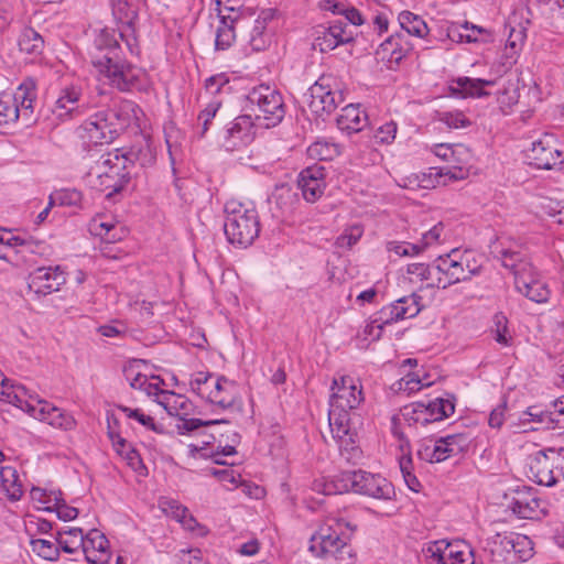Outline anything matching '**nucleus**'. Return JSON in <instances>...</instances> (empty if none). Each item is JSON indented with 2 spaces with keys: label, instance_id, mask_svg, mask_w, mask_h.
I'll return each mask as SVG.
<instances>
[{
  "label": "nucleus",
  "instance_id": "1",
  "mask_svg": "<svg viewBox=\"0 0 564 564\" xmlns=\"http://www.w3.org/2000/svg\"><path fill=\"white\" fill-rule=\"evenodd\" d=\"M328 421L333 438L339 446L341 455L351 459L358 453L355 412L364 401L362 386L359 380L340 376L334 378L330 387Z\"/></svg>",
  "mask_w": 564,
  "mask_h": 564
},
{
  "label": "nucleus",
  "instance_id": "2",
  "mask_svg": "<svg viewBox=\"0 0 564 564\" xmlns=\"http://www.w3.org/2000/svg\"><path fill=\"white\" fill-rule=\"evenodd\" d=\"M132 165L133 162L127 154L115 149L95 161L85 175V182L89 188L111 198L130 182Z\"/></svg>",
  "mask_w": 564,
  "mask_h": 564
},
{
  "label": "nucleus",
  "instance_id": "3",
  "mask_svg": "<svg viewBox=\"0 0 564 564\" xmlns=\"http://www.w3.org/2000/svg\"><path fill=\"white\" fill-rule=\"evenodd\" d=\"M96 46L99 51L107 50V53L94 57L91 63L111 86L126 91L138 84L142 70L119 57L115 31L102 30L96 39Z\"/></svg>",
  "mask_w": 564,
  "mask_h": 564
},
{
  "label": "nucleus",
  "instance_id": "4",
  "mask_svg": "<svg viewBox=\"0 0 564 564\" xmlns=\"http://www.w3.org/2000/svg\"><path fill=\"white\" fill-rule=\"evenodd\" d=\"M355 529L343 518H327L311 536L308 550L317 557L348 563L352 557L349 541Z\"/></svg>",
  "mask_w": 564,
  "mask_h": 564
},
{
  "label": "nucleus",
  "instance_id": "5",
  "mask_svg": "<svg viewBox=\"0 0 564 564\" xmlns=\"http://www.w3.org/2000/svg\"><path fill=\"white\" fill-rule=\"evenodd\" d=\"M225 213L224 230L228 241L245 248L250 246L260 231L259 216L253 203L232 198L226 203Z\"/></svg>",
  "mask_w": 564,
  "mask_h": 564
},
{
  "label": "nucleus",
  "instance_id": "6",
  "mask_svg": "<svg viewBox=\"0 0 564 564\" xmlns=\"http://www.w3.org/2000/svg\"><path fill=\"white\" fill-rule=\"evenodd\" d=\"M126 123L127 120L117 110H99L83 123V138L93 144L111 143Z\"/></svg>",
  "mask_w": 564,
  "mask_h": 564
},
{
  "label": "nucleus",
  "instance_id": "7",
  "mask_svg": "<svg viewBox=\"0 0 564 564\" xmlns=\"http://www.w3.org/2000/svg\"><path fill=\"white\" fill-rule=\"evenodd\" d=\"M159 404L163 405L170 415L180 417L175 427L181 435L193 433L200 427H212L221 424L229 425V422L226 420L203 421L200 419H186L185 416L188 415L192 404L185 397L174 392H163Z\"/></svg>",
  "mask_w": 564,
  "mask_h": 564
},
{
  "label": "nucleus",
  "instance_id": "8",
  "mask_svg": "<svg viewBox=\"0 0 564 564\" xmlns=\"http://www.w3.org/2000/svg\"><path fill=\"white\" fill-rule=\"evenodd\" d=\"M248 99L252 105H257L259 112L256 113L258 120L263 119L265 127H274L282 121L285 115L282 96L269 86L260 85L253 88Z\"/></svg>",
  "mask_w": 564,
  "mask_h": 564
},
{
  "label": "nucleus",
  "instance_id": "9",
  "mask_svg": "<svg viewBox=\"0 0 564 564\" xmlns=\"http://www.w3.org/2000/svg\"><path fill=\"white\" fill-rule=\"evenodd\" d=\"M346 481L350 490L370 498L390 500L395 495L393 485L379 474L361 469L347 471Z\"/></svg>",
  "mask_w": 564,
  "mask_h": 564
},
{
  "label": "nucleus",
  "instance_id": "10",
  "mask_svg": "<svg viewBox=\"0 0 564 564\" xmlns=\"http://www.w3.org/2000/svg\"><path fill=\"white\" fill-rule=\"evenodd\" d=\"M90 108L89 100L78 86H68L61 90L52 112L61 120L73 119L86 113Z\"/></svg>",
  "mask_w": 564,
  "mask_h": 564
},
{
  "label": "nucleus",
  "instance_id": "11",
  "mask_svg": "<svg viewBox=\"0 0 564 564\" xmlns=\"http://www.w3.org/2000/svg\"><path fill=\"white\" fill-rule=\"evenodd\" d=\"M420 311L415 295L404 296L375 313L373 323H377V328H383L384 325L414 317Z\"/></svg>",
  "mask_w": 564,
  "mask_h": 564
},
{
  "label": "nucleus",
  "instance_id": "12",
  "mask_svg": "<svg viewBox=\"0 0 564 564\" xmlns=\"http://www.w3.org/2000/svg\"><path fill=\"white\" fill-rule=\"evenodd\" d=\"M494 256L501 261L514 280L536 282L534 268L530 260L518 250L495 247Z\"/></svg>",
  "mask_w": 564,
  "mask_h": 564
},
{
  "label": "nucleus",
  "instance_id": "13",
  "mask_svg": "<svg viewBox=\"0 0 564 564\" xmlns=\"http://www.w3.org/2000/svg\"><path fill=\"white\" fill-rule=\"evenodd\" d=\"M347 24L343 21H334L329 26L319 25L315 30L314 48L319 52L333 51L340 44L352 41L351 33L346 31Z\"/></svg>",
  "mask_w": 564,
  "mask_h": 564
},
{
  "label": "nucleus",
  "instance_id": "14",
  "mask_svg": "<svg viewBox=\"0 0 564 564\" xmlns=\"http://www.w3.org/2000/svg\"><path fill=\"white\" fill-rule=\"evenodd\" d=\"M202 445L191 444L188 445V455L192 458H212L216 464H226L218 456H230L236 454L234 445H223L221 440H217L215 433H203Z\"/></svg>",
  "mask_w": 564,
  "mask_h": 564
},
{
  "label": "nucleus",
  "instance_id": "15",
  "mask_svg": "<svg viewBox=\"0 0 564 564\" xmlns=\"http://www.w3.org/2000/svg\"><path fill=\"white\" fill-rule=\"evenodd\" d=\"M528 476L538 485L552 487L557 482L554 462L544 451H538L529 457Z\"/></svg>",
  "mask_w": 564,
  "mask_h": 564
},
{
  "label": "nucleus",
  "instance_id": "16",
  "mask_svg": "<svg viewBox=\"0 0 564 564\" xmlns=\"http://www.w3.org/2000/svg\"><path fill=\"white\" fill-rule=\"evenodd\" d=\"M495 549L490 550L491 561L500 562L495 558V552L497 549H501L508 553H512L519 561H528L533 555V542L532 540L523 534H513L510 536H503L499 542L494 541Z\"/></svg>",
  "mask_w": 564,
  "mask_h": 564
},
{
  "label": "nucleus",
  "instance_id": "17",
  "mask_svg": "<svg viewBox=\"0 0 564 564\" xmlns=\"http://www.w3.org/2000/svg\"><path fill=\"white\" fill-rule=\"evenodd\" d=\"M562 153L545 138L532 143L528 158L536 169L551 170L563 163Z\"/></svg>",
  "mask_w": 564,
  "mask_h": 564
},
{
  "label": "nucleus",
  "instance_id": "18",
  "mask_svg": "<svg viewBox=\"0 0 564 564\" xmlns=\"http://www.w3.org/2000/svg\"><path fill=\"white\" fill-rule=\"evenodd\" d=\"M109 542L104 533L93 529L84 538L82 552L91 564H106L110 558Z\"/></svg>",
  "mask_w": 564,
  "mask_h": 564
},
{
  "label": "nucleus",
  "instance_id": "19",
  "mask_svg": "<svg viewBox=\"0 0 564 564\" xmlns=\"http://www.w3.org/2000/svg\"><path fill=\"white\" fill-rule=\"evenodd\" d=\"M323 171L321 166H311L300 173L297 184L305 200L314 203L322 196L325 187Z\"/></svg>",
  "mask_w": 564,
  "mask_h": 564
},
{
  "label": "nucleus",
  "instance_id": "20",
  "mask_svg": "<svg viewBox=\"0 0 564 564\" xmlns=\"http://www.w3.org/2000/svg\"><path fill=\"white\" fill-rule=\"evenodd\" d=\"M227 148L235 149L253 140V122L251 116L237 117L227 129Z\"/></svg>",
  "mask_w": 564,
  "mask_h": 564
},
{
  "label": "nucleus",
  "instance_id": "21",
  "mask_svg": "<svg viewBox=\"0 0 564 564\" xmlns=\"http://www.w3.org/2000/svg\"><path fill=\"white\" fill-rule=\"evenodd\" d=\"M458 253L457 249H453L445 257H440V264L437 269L444 272L448 279V282H464L470 279V274H466L464 267L465 262H468V253L465 251L460 254L459 259H456Z\"/></svg>",
  "mask_w": 564,
  "mask_h": 564
},
{
  "label": "nucleus",
  "instance_id": "22",
  "mask_svg": "<svg viewBox=\"0 0 564 564\" xmlns=\"http://www.w3.org/2000/svg\"><path fill=\"white\" fill-rule=\"evenodd\" d=\"M0 490L12 502L22 498L23 485L14 467L3 466L0 468Z\"/></svg>",
  "mask_w": 564,
  "mask_h": 564
},
{
  "label": "nucleus",
  "instance_id": "23",
  "mask_svg": "<svg viewBox=\"0 0 564 564\" xmlns=\"http://www.w3.org/2000/svg\"><path fill=\"white\" fill-rule=\"evenodd\" d=\"M213 389H210L206 395L207 400L212 403H215L224 409L231 408L235 404V383L229 381L228 379L221 377L218 378L214 384Z\"/></svg>",
  "mask_w": 564,
  "mask_h": 564
},
{
  "label": "nucleus",
  "instance_id": "24",
  "mask_svg": "<svg viewBox=\"0 0 564 564\" xmlns=\"http://www.w3.org/2000/svg\"><path fill=\"white\" fill-rule=\"evenodd\" d=\"M367 124V116L359 106L347 105L341 109L337 118V126L341 131L348 133L361 131Z\"/></svg>",
  "mask_w": 564,
  "mask_h": 564
},
{
  "label": "nucleus",
  "instance_id": "25",
  "mask_svg": "<svg viewBox=\"0 0 564 564\" xmlns=\"http://www.w3.org/2000/svg\"><path fill=\"white\" fill-rule=\"evenodd\" d=\"M424 410L429 424L443 421L455 411L454 397L448 394L447 398H435L426 403L424 402Z\"/></svg>",
  "mask_w": 564,
  "mask_h": 564
},
{
  "label": "nucleus",
  "instance_id": "26",
  "mask_svg": "<svg viewBox=\"0 0 564 564\" xmlns=\"http://www.w3.org/2000/svg\"><path fill=\"white\" fill-rule=\"evenodd\" d=\"M347 471L340 473L332 479L325 477L315 479L313 490L325 496L338 495L350 490L349 481H346Z\"/></svg>",
  "mask_w": 564,
  "mask_h": 564
},
{
  "label": "nucleus",
  "instance_id": "27",
  "mask_svg": "<svg viewBox=\"0 0 564 564\" xmlns=\"http://www.w3.org/2000/svg\"><path fill=\"white\" fill-rule=\"evenodd\" d=\"M498 90V102L501 109H511L519 101V78L509 75Z\"/></svg>",
  "mask_w": 564,
  "mask_h": 564
},
{
  "label": "nucleus",
  "instance_id": "28",
  "mask_svg": "<svg viewBox=\"0 0 564 564\" xmlns=\"http://www.w3.org/2000/svg\"><path fill=\"white\" fill-rule=\"evenodd\" d=\"M84 533L80 528H69L57 532L56 542L66 553H75L82 550L84 544Z\"/></svg>",
  "mask_w": 564,
  "mask_h": 564
},
{
  "label": "nucleus",
  "instance_id": "29",
  "mask_svg": "<svg viewBox=\"0 0 564 564\" xmlns=\"http://www.w3.org/2000/svg\"><path fill=\"white\" fill-rule=\"evenodd\" d=\"M510 508L519 518L533 519L538 514L540 500L529 495H519L512 499Z\"/></svg>",
  "mask_w": 564,
  "mask_h": 564
},
{
  "label": "nucleus",
  "instance_id": "30",
  "mask_svg": "<svg viewBox=\"0 0 564 564\" xmlns=\"http://www.w3.org/2000/svg\"><path fill=\"white\" fill-rule=\"evenodd\" d=\"M344 101L343 91L332 88L330 91L325 94L322 98H318L315 101H310L308 107L317 115H322L324 112L330 113Z\"/></svg>",
  "mask_w": 564,
  "mask_h": 564
},
{
  "label": "nucleus",
  "instance_id": "31",
  "mask_svg": "<svg viewBox=\"0 0 564 564\" xmlns=\"http://www.w3.org/2000/svg\"><path fill=\"white\" fill-rule=\"evenodd\" d=\"M20 391L24 392V388L10 384V380L6 377L1 379L0 400L30 412V408L33 406L34 404H30L28 401H23L21 395L19 394Z\"/></svg>",
  "mask_w": 564,
  "mask_h": 564
},
{
  "label": "nucleus",
  "instance_id": "32",
  "mask_svg": "<svg viewBox=\"0 0 564 564\" xmlns=\"http://www.w3.org/2000/svg\"><path fill=\"white\" fill-rule=\"evenodd\" d=\"M525 40V31L523 28H511L507 43L505 46L503 57L506 62L503 65L511 66L516 62V57L520 52Z\"/></svg>",
  "mask_w": 564,
  "mask_h": 564
},
{
  "label": "nucleus",
  "instance_id": "33",
  "mask_svg": "<svg viewBox=\"0 0 564 564\" xmlns=\"http://www.w3.org/2000/svg\"><path fill=\"white\" fill-rule=\"evenodd\" d=\"M44 47V41L40 33L35 30L28 28L24 29L19 37V48L28 55H39Z\"/></svg>",
  "mask_w": 564,
  "mask_h": 564
},
{
  "label": "nucleus",
  "instance_id": "34",
  "mask_svg": "<svg viewBox=\"0 0 564 564\" xmlns=\"http://www.w3.org/2000/svg\"><path fill=\"white\" fill-rule=\"evenodd\" d=\"M399 23L408 34L417 37H424L429 33V28L424 20L410 11H403L399 14Z\"/></svg>",
  "mask_w": 564,
  "mask_h": 564
},
{
  "label": "nucleus",
  "instance_id": "35",
  "mask_svg": "<svg viewBox=\"0 0 564 564\" xmlns=\"http://www.w3.org/2000/svg\"><path fill=\"white\" fill-rule=\"evenodd\" d=\"M273 18L272 10L262 11L259 17L256 19L252 31L250 33V45L256 51H260L265 46V40L263 39V33L267 28L268 21Z\"/></svg>",
  "mask_w": 564,
  "mask_h": 564
},
{
  "label": "nucleus",
  "instance_id": "36",
  "mask_svg": "<svg viewBox=\"0 0 564 564\" xmlns=\"http://www.w3.org/2000/svg\"><path fill=\"white\" fill-rule=\"evenodd\" d=\"M425 414L426 412L424 410V402L422 401L413 402L401 409V416L409 424V426L419 424L426 426L429 424V419Z\"/></svg>",
  "mask_w": 564,
  "mask_h": 564
},
{
  "label": "nucleus",
  "instance_id": "37",
  "mask_svg": "<svg viewBox=\"0 0 564 564\" xmlns=\"http://www.w3.org/2000/svg\"><path fill=\"white\" fill-rule=\"evenodd\" d=\"M516 290L538 304L546 303L551 296L547 284H516Z\"/></svg>",
  "mask_w": 564,
  "mask_h": 564
},
{
  "label": "nucleus",
  "instance_id": "38",
  "mask_svg": "<svg viewBox=\"0 0 564 564\" xmlns=\"http://www.w3.org/2000/svg\"><path fill=\"white\" fill-rule=\"evenodd\" d=\"M30 413L35 419L46 422L53 426L57 415H61V409L54 406L47 401L37 400L36 404L30 408Z\"/></svg>",
  "mask_w": 564,
  "mask_h": 564
},
{
  "label": "nucleus",
  "instance_id": "39",
  "mask_svg": "<svg viewBox=\"0 0 564 564\" xmlns=\"http://www.w3.org/2000/svg\"><path fill=\"white\" fill-rule=\"evenodd\" d=\"M432 151L437 158L442 159L445 162H452V159H454V156L470 158L469 150L463 144L452 145L447 143H440L435 144Z\"/></svg>",
  "mask_w": 564,
  "mask_h": 564
},
{
  "label": "nucleus",
  "instance_id": "40",
  "mask_svg": "<svg viewBox=\"0 0 564 564\" xmlns=\"http://www.w3.org/2000/svg\"><path fill=\"white\" fill-rule=\"evenodd\" d=\"M32 552L37 556L47 560L55 561L59 555V546L54 542L45 539H34L30 542Z\"/></svg>",
  "mask_w": 564,
  "mask_h": 564
},
{
  "label": "nucleus",
  "instance_id": "41",
  "mask_svg": "<svg viewBox=\"0 0 564 564\" xmlns=\"http://www.w3.org/2000/svg\"><path fill=\"white\" fill-rule=\"evenodd\" d=\"M307 153L312 159L326 161L338 154V148L336 144L326 141H316L308 147Z\"/></svg>",
  "mask_w": 564,
  "mask_h": 564
},
{
  "label": "nucleus",
  "instance_id": "42",
  "mask_svg": "<svg viewBox=\"0 0 564 564\" xmlns=\"http://www.w3.org/2000/svg\"><path fill=\"white\" fill-rule=\"evenodd\" d=\"M442 438L453 457H456L467 451L470 444V438L466 433L451 434Z\"/></svg>",
  "mask_w": 564,
  "mask_h": 564
},
{
  "label": "nucleus",
  "instance_id": "43",
  "mask_svg": "<svg viewBox=\"0 0 564 564\" xmlns=\"http://www.w3.org/2000/svg\"><path fill=\"white\" fill-rule=\"evenodd\" d=\"M523 422H535L546 429H552V411L542 410L539 405H531L523 412Z\"/></svg>",
  "mask_w": 564,
  "mask_h": 564
},
{
  "label": "nucleus",
  "instance_id": "44",
  "mask_svg": "<svg viewBox=\"0 0 564 564\" xmlns=\"http://www.w3.org/2000/svg\"><path fill=\"white\" fill-rule=\"evenodd\" d=\"M234 26L229 25L225 18L221 19L220 25L216 32L215 45L217 50H227L235 41Z\"/></svg>",
  "mask_w": 564,
  "mask_h": 564
},
{
  "label": "nucleus",
  "instance_id": "45",
  "mask_svg": "<svg viewBox=\"0 0 564 564\" xmlns=\"http://www.w3.org/2000/svg\"><path fill=\"white\" fill-rule=\"evenodd\" d=\"M387 251L398 258L414 257L421 254L420 248L415 243L406 241H389L386 245Z\"/></svg>",
  "mask_w": 564,
  "mask_h": 564
},
{
  "label": "nucleus",
  "instance_id": "46",
  "mask_svg": "<svg viewBox=\"0 0 564 564\" xmlns=\"http://www.w3.org/2000/svg\"><path fill=\"white\" fill-rule=\"evenodd\" d=\"M47 511H55L58 519L63 521L74 520L78 516V510L74 507H69L61 496L54 497V503L52 506L44 507Z\"/></svg>",
  "mask_w": 564,
  "mask_h": 564
},
{
  "label": "nucleus",
  "instance_id": "47",
  "mask_svg": "<svg viewBox=\"0 0 564 564\" xmlns=\"http://www.w3.org/2000/svg\"><path fill=\"white\" fill-rule=\"evenodd\" d=\"M364 234V228L360 225H352L348 227L337 239L336 246L338 248H351L358 242Z\"/></svg>",
  "mask_w": 564,
  "mask_h": 564
},
{
  "label": "nucleus",
  "instance_id": "48",
  "mask_svg": "<svg viewBox=\"0 0 564 564\" xmlns=\"http://www.w3.org/2000/svg\"><path fill=\"white\" fill-rule=\"evenodd\" d=\"M495 329H492L495 334V340L503 346H509L511 336L508 335V319L502 313H497L494 316Z\"/></svg>",
  "mask_w": 564,
  "mask_h": 564
},
{
  "label": "nucleus",
  "instance_id": "49",
  "mask_svg": "<svg viewBox=\"0 0 564 564\" xmlns=\"http://www.w3.org/2000/svg\"><path fill=\"white\" fill-rule=\"evenodd\" d=\"M19 118V106L12 99L0 98V126L15 122Z\"/></svg>",
  "mask_w": 564,
  "mask_h": 564
},
{
  "label": "nucleus",
  "instance_id": "50",
  "mask_svg": "<svg viewBox=\"0 0 564 564\" xmlns=\"http://www.w3.org/2000/svg\"><path fill=\"white\" fill-rule=\"evenodd\" d=\"M119 409L126 413V415L130 419L137 420L140 424L145 426L147 429L154 431L156 433H162V427L158 426L152 416L144 414L139 409H130L128 406H119Z\"/></svg>",
  "mask_w": 564,
  "mask_h": 564
},
{
  "label": "nucleus",
  "instance_id": "51",
  "mask_svg": "<svg viewBox=\"0 0 564 564\" xmlns=\"http://www.w3.org/2000/svg\"><path fill=\"white\" fill-rule=\"evenodd\" d=\"M501 79L499 80V83ZM457 84L462 87V91L464 96H481L480 86L484 85H495L498 84L497 80H485V79H470V78H459Z\"/></svg>",
  "mask_w": 564,
  "mask_h": 564
},
{
  "label": "nucleus",
  "instance_id": "52",
  "mask_svg": "<svg viewBox=\"0 0 564 564\" xmlns=\"http://www.w3.org/2000/svg\"><path fill=\"white\" fill-rule=\"evenodd\" d=\"M31 276L34 281H43V280L47 281L50 279H53V280H56L59 282L66 281L65 272L62 270V268L59 265H56L54 268H52V267L37 268L36 270H34L32 272Z\"/></svg>",
  "mask_w": 564,
  "mask_h": 564
},
{
  "label": "nucleus",
  "instance_id": "53",
  "mask_svg": "<svg viewBox=\"0 0 564 564\" xmlns=\"http://www.w3.org/2000/svg\"><path fill=\"white\" fill-rule=\"evenodd\" d=\"M113 17L124 24H130L134 18V11L127 0H116L112 3Z\"/></svg>",
  "mask_w": 564,
  "mask_h": 564
},
{
  "label": "nucleus",
  "instance_id": "54",
  "mask_svg": "<svg viewBox=\"0 0 564 564\" xmlns=\"http://www.w3.org/2000/svg\"><path fill=\"white\" fill-rule=\"evenodd\" d=\"M334 79L330 76H321L314 85L310 87V101H315L322 98L325 94H328L333 88Z\"/></svg>",
  "mask_w": 564,
  "mask_h": 564
},
{
  "label": "nucleus",
  "instance_id": "55",
  "mask_svg": "<svg viewBox=\"0 0 564 564\" xmlns=\"http://www.w3.org/2000/svg\"><path fill=\"white\" fill-rule=\"evenodd\" d=\"M160 508L166 516L175 519L177 522L185 517V513L188 510L186 507L182 506L178 501L174 499L161 500Z\"/></svg>",
  "mask_w": 564,
  "mask_h": 564
},
{
  "label": "nucleus",
  "instance_id": "56",
  "mask_svg": "<svg viewBox=\"0 0 564 564\" xmlns=\"http://www.w3.org/2000/svg\"><path fill=\"white\" fill-rule=\"evenodd\" d=\"M443 231V224L438 223L429 231L422 235V238L415 245L420 248V252H424L430 246L438 242L441 234Z\"/></svg>",
  "mask_w": 564,
  "mask_h": 564
},
{
  "label": "nucleus",
  "instance_id": "57",
  "mask_svg": "<svg viewBox=\"0 0 564 564\" xmlns=\"http://www.w3.org/2000/svg\"><path fill=\"white\" fill-rule=\"evenodd\" d=\"M54 291H58V289H53L52 284H25V289L21 290V294L28 300L36 301L41 294L47 295Z\"/></svg>",
  "mask_w": 564,
  "mask_h": 564
},
{
  "label": "nucleus",
  "instance_id": "58",
  "mask_svg": "<svg viewBox=\"0 0 564 564\" xmlns=\"http://www.w3.org/2000/svg\"><path fill=\"white\" fill-rule=\"evenodd\" d=\"M409 282L424 281L431 278V269L425 263H412L408 265Z\"/></svg>",
  "mask_w": 564,
  "mask_h": 564
},
{
  "label": "nucleus",
  "instance_id": "59",
  "mask_svg": "<svg viewBox=\"0 0 564 564\" xmlns=\"http://www.w3.org/2000/svg\"><path fill=\"white\" fill-rule=\"evenodd\" d=\"M446 541L440 540L432 542L426 547V555L433 558L437 564H446Z\"/></svg>",
  "mask_w": 564,
  "mask_h": 564
},
{
  "label": "nucleus",
  "instance_id": "60",
  "mask_svg": "<svg viewBox=\"0 0 564 564\" xmlns=\"http://www.w3.org/2000/svg\"><path fill=\"white\" fill-rule=\"evenodd\" d=\"M31 499L33 501H37L45 507L52 506L54 503L55 496H62L61 491H50L47 492L45 489L33 487L30 491Z\"/></svg>",
  "mask_w": 564,
  "mask_h": 564
},
{
  "label": "nucleus",
  "instance_id": "61",
  "mask_svg": "<svg viewBox=\"0 0 564 564\" xmlns=\"http://www.w3.org/2000/svg\"><path fill=\"white\" fill-rule=\"evenodd\" d=\"M552 430H564V395L552 403Z\"/></svg>",
  "mask_w": 564,
  "mask_h": 564
},
{
  "label": "nucleus",
  "instance_id": "62",
  "mask_svg": "<svg viewBox=\"0 0 564 564\" xmlns=\"http://www.w3.org/2000/svg\"><path fill=\"white\" fill-rule=\"evenodd\" d=\"M441 120L448 128H465L470 124L469 120L465 117L463 112H445L442 115Z\"/></svg>",
  "mask_w": 564,
  "mask_h": 564
},
{
  "label": "nucleus",
  "instance_id": "63",
  "mask_svg": "<svg viewBox=\"0 0 564 564\" xmlns=\"http://www.w3.org/2000/svg\"><path fill=\"white\" fill-rule=\"evenodd\" d=\"M220 107V102H210L207 107L199 113L198 120L202 121V133L204 135L207 130L210 121L216 117V113Z\"/></svg>",
  "mask_w": 564,
  "mask_h": 564
},
{
  "label": "nucleus",
  "instance_id": "64",
  "mask_svg": "<svg viewBox=\"0 0 564 564\" xmlns=\"http://www.w3.org/2000/svg\"><path fill=\"white\" fill-rule=\"evenodd\" d=\"M212 378L209 373L198 372L194 379L191 380V388L194 392H197L199 395H207L210 390L208 381Z\"/></svg>",
  "mask_w": 564,
  "mask_h": 564
}]
</instances>
